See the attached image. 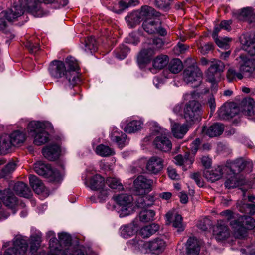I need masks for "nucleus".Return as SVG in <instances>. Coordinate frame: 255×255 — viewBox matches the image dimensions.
I'll list each match as a JSON object with an SVG mask.
<instances>
[{"label":"nucleus","mask_w":255,"mask_h":255,"mask_svg":"<svg viewBox=\"0 0 255 255\" xmlns=\"http://www.w3.org/2000/svg\"><path fill=\"white\" fill-rule=\"evenodd\" d=\"M154 54V51L151 47L141 50L137 57V61L140 66L149 63Z\"/></svg>","instance_id":"28"},{"label":"nucleus","mask_w":255,"mask_h":255,"mask_svg":"<svg viewBox=\"0 0 255 255\" xmlns=\"http://www.w3.org/2000/svg\"><path fill=\"white\" fill-rule=\"evenodd\" d=\"M223 131V125L219 123L214 124L209 128L204 126L202 128V133L210 137L219 136Z\"/></svg>","instance_id":"21"},{"label":"nucleus","mask_w":255,"mask_h":255,"mask_svg":"<svg viewBox=\"0 0 255 255\" xmlns=\"http://www.w3.org/2000/svg\"><path fill=\"white\" fill-rule=\"evenodd\" d=\"M13 190L19 196L28 198L31 196V191L28 186L22 182L16 183Z\"/></svg>","instance_id":"27"},{"label":"nucleus","mask_w":255,"mask_h":255,"mask_svg":"<svg viewBox=\"0 0 255 255\" xmlns=\"http://www.w3.org/2000/svg\"><path fill=\"white\" fill-rule=\"evenodd\" d=\"M48 70L50 75L54 78L58 79L64 77L63 82L66 88L71 89L80 81L78 75L75 73L66 71L65 63L61 61H52Z\"/></svg>","instance_id":"2"},{"label":"nucleus","mask_w":255,"mask_h":255,"mask_svg":"<svg viewBox=\"0 0 255 255\" xmlns=\"http://www.w3.org/2000/svg\"><path fill=\"white\" fill-rule=\"evenodd\" d=\"M142 19L145 17L147 19H151L153 17H158L160 15V13L157 12L153 8L145 5L141 7L140 11Z\"/></svg>","instance_id":"42"},{"label":"nucleus","mask_w":255,"mask_h":255,"mask_svg":"<svg viewBox=\"0 0 255 255\" xmlns=\"http://www.w3.org/2000/svg\"><path fill=\"white\" fill-rule=\"evenodd\" d=\"M171 0H155V6L159 9L167 11L170 8Z\"/></svg>","instance_id":"57"},{"label":"nucleus","mask_w":255,"mask_h":255,"mask_svg":"<svg viewBox=\"0 0 255 255\" xmlns=\"http://www.w3.org/2000/svg\"><path fill=\"white\" fill-rule=\"evenodd\" d=\"M167 224L171 223L172 220V226L177 229L178 232H182L184 230V227L182 223V217L179 214H176L173 217L172 213L168 212L166 215Z\"/></svg>","instance_id":"26"},{"label":"nucleus","mask_w":255,"mask_h":255,"mask_svg":"<svg viewBox=\"0 0 255 255\" xmlns=\"http://www.w3.org/2000/svg\"><path fill=\"white\" fill-rule=\"evenodd\" d=\"M169 59L168 56L161 55L157 56L153 61V66L157 69H162L169 63Z\"/></svg>","instance_id":"40"},{"label":"nucleus","mask_w":255,"mask_h":255,"mask_svg":"<svg viewBox=\"0 0 255 255\" xmlns=\"http://www.w3.org/2000/svg\"><path fill=\"white\" fill-rule=\"evenodd\" d=\"M98 192L97 193V199L96 198L95 196H92L90 197V200L93 202H97V200L100 202H103L106 200L108 196L110 194L111 191L107 188L103 187L101 190H97Z\"/></svg>","instance_id":"39"},{"label":"nucleus","mask_w":255,"mask_h":255,"mask_svg":"<svg viewBox=\"0 0 255 255\" xmlns=\"http://www.w3.org/2000/svg\"><path fill=\"white\" fill-rule=\"evenodd\" d=\"M238 210L242 213H251L252 209H255V207L252 204L243 203L238 206Z\"/></svg>","instance_id":"60"},{"label":"nucleus","mask_w":255,"mask_h":255,"mask_svg":"<svg viewBox=\"0 0 255 255\" xmlns=\"http://www.w3.org/2000/svg\"><path fill=\"white\" fill-rule=\"evenodd\" d=\"M142 27L144 30L148 33H155L157 31V28L159 27V21L147 19L143 22Z\"/></svg>","instance_id":"35"},{"label":"nucleus","mask_w":255,"mask_h":255,"mask_svg":"<svg viewBox=\"0 0 255 255\" xmlns=\"http://www.w3.org/2000/svg\"><path fill=\"white\" fill-rule=\"evenodd\" d=\"M230 224L234 230L235 236L239 239L246 237L247 230H252L255 227V220L252 217L246 215L231 220Z\"/></svg>","instance_id":"3"},{"label":"nucleus","mask_w":255,"mask_h":255,"mask_svg":"<svg viewBox=\"0 0 255 255\" xmlns=\"http://www.w3.org/2000/svg\"><path fill=\"white\" fill-rule=\"evenodd\" d=\"M142 123L138 120H133L127 124L124 128L125 132L131 133L136 132L142 128Z\"/></svg>","instance_id":"44"},{"label":"nucleus","mask_w":255,"mask_h":255,"mask_svg":"<svg viewBox=\"0 0 255 255\" xmlns=\"http://www.w3.org/2000/svg\"><path fill=\"white\" fill-rule=\"evenodd\" d=\"M164 167V160L160 157L153 156L147 161L146 169L152 174L157 175L160 173Z\"/></svg>","instance_id":"13"},{"label":"nucleus","mask_w":255,"mask_h":255,"mask_svg":"<svg viewBox=\"0 0 255 255\" xmlns=\"http://www.w3.org/2000/svg\"><path fill=\"white\" fill-rule=\"evenodd\" d=\"M25 46L29 50V52L32 54L35 53L40 49L38 44L33 43L31 41L27 42Z\"/></svg>","instance_id":"62"},{"label":"nucleus","mask_w":255,"mask_h":255,"mask_svg":"<svg viewBox=\"0 0 255 255\" xmlns=\"http://www.w3.org/2000/svg\"><path fill=\"white\" fill-rule=\"evenodd\" d=\"M108 186L113 189L121 190L123 189V186L120 180L115 177H109L106 179L105 181Z\"/></svg>","instance_id":"52"},{"label":"nucleus","mask_w":255,"mask_h":255,"mask_svg":"<svg viewBox=\"0 0 255 255\" xmlns=\"http://www.w3.org/2000/svg\"><path fill=\"white\" fill-rule=\"evenodd\" d=\"M66 71H70V72L75 73L77 75L76 72L79 70V66L76 59L72 57H67L66 59L65 64Z\"/></svg>","instance_id":"49"},{"label":"nucleus","mask_w":255,"mask_h":255,"mask_svg":"<svg viewBox=\"0 0 255 255\" xmlns=\"http://www.w3.org/2000/svg\"><path fill=\"white\" fill-rule=\"evenodd\" d=\"M33 168L37 174L47 178L51 182H58L62 179V174L52 169L49 164L39 161L34 164Z\"/></svg>","instance_id":"6"},{"label":"nucleus","mask_w":255,"mask_h":255,"mask_svg":"<svg viewBox=\"0 0 255 255\" xmlns=\"http://www.w3.org/2000/svg\"><path fill=\"white\" fill-rule=\"evenodd\" d=\"M252 16L253 10L251 7L244 8L241 11H238L234 14V16L239 20H248L250 23H254V24H255V20L253 21L250 19Z\"/></svg>","instance_id":"32"},{"label":"nucleus","mask_w":255,"mask_h":255,"mask_svg":"<svg viewBox=\"0 0 255 255\" xmlns=\"http://www.w3.org/2000/svg\"><path fill=\"white\" fill-rule=\"evenodd\" d=\"M59 246L56 238L55 236L52 237L49 240L50 251L47 255H84L80 249L70 246L62 251Z\"/></svg>","instance_id":"8"},{"label":"nucleus","mask_w":255,"mask_h":255,"mask_svg":"<svg viewBox=\"0 0 255 255\" xmlns=\"http://www.w3.org/2000/svg\"><path fill=\"white\" fill-rule=\"evenodd\" d=\"M45 124L39 121L30 122L27 126L29 134L33 137V143L37 146L43 145L49 140V134L44 129Z\"/></svg>","instance_id":"4"},{"label":"nucleus","mask_w":255,"mask_h":255,"mask_svg":"<svg viewBox=\"0 0 255 255\" xmlns=\"http://www.w3.org/2000/svg\"><path fill=\"white\" fill-rule=\"evenodd\" d=\"M218 115L221 119H229L236 116L238 113V109L229 104L223 105L218 110Z\"/></svg>","instance_id":"18"},{"label":"nucleus","mask_w":255,"mask_h":255,"mask_svg":"<svg viewBox=\"0 0 255 255\" xmlns=\"http://www.w3.org/2000/svg\"><path fill=\"white\" fill-rule=\"evenodd\" d=\"M225 68V65L220 60H215L211 62V64L206 72V76L209 82L212 83L213 87H216V75L222 72Z\"/></svg>","instance_id":"9"},{"label":"nucleus","mask_w":255,"mask_h":255,"mask_svg":"<svg viewBox=\"0 0 255 255\" xmlns=\"http://www.w3.org/2000/svg\"><path fill=\"white\" fill-rule=\"evenodd\" d=\"M60 153V147L57 144H50L43 148V156L48 160L54 161L59 158Z\"/></svg>","instance_id":"17"},{"label":"nucleus","mask_w":255,"mask_h":255,"mask_svg":"<svg viewBox=\"0 0 255 255\" xmlns=\"http://www.w3.org/2000/svg\"><path fill=\"white\" fill-rule=\"evenodd\" d=\"M0 199L4 205L10 208H13L17 202L16 197L9 189L4 190L3 192L1 191Z\"/></svg>","instance_id":"23"},{"label":"nucleus","mask_w":255,"mask_h":255,"mask_svg":"<svg viewBox=\"0 0 255 255\" xmlns=\"http://www.w3.org/2000/svg\"><path fill=\"white\" fill-rule=\"evenodd\" d=\"M189 130L187 124H180L175 123L172 126V132L174 137L176 138L182 139Z\"/></svg>","instance_id":"29"},{"label":"nucleus","mask_w":255,"mask_h":255,"mask_svg":"<svg viewBox=\"0 0 255 255\" xmlns=\"http://www.w3.org/2000/svg\"><path fill=\"white\" fill-rule=\"evenodd\" d=\"M96 153L102 157H107L114 154V150L109 146L100 144L97 146L95 149Z\"/></svg>","instance_id":"50"},{"label":"nucleus","mask_w":255,"mask_h":255,"mask_svg":"<svg viewBox=\"0 0 255 255\" xmlns=\"http://www.w3.org/2000/svg\"><path fill=\"white\" fill-rule=\"evenodd\" d=\"M249 161H247L242 158L237 159L231 165L230 170L232 172L237 174L241 172L248 165H250Z\"/></svg>","instance_id":"37"},{"label":"nucleus","mask_w":255,"mask_h":255,"mask_svg":"<svg viewBox=\"0 0 255 255\" xmlns=\"http://www.w3.org/2000/svg\"><path fill=\"white\" fill-rule=\"evenodd\" d=\"M10 140L13 143V146H19L21 145L25 140V134L19 130L13 131L10 135Z\"/></svg>","instance_id":"36"},{"label":"nucleus","mask_w":255,"mask_h":255,"mask_svg":"<svg viewBox=\"0 0 255 255\" xmlns=\"http://www.w3.org/2000/svg\"><path fill=\"white\" fill-rule=\"evenodd\" d=\"M224 167L218 166L211 170H206L204 171V176L210 182H214L221 178L223 174Z\"/></svg>","instance_id":"20"},{"label":"nucleus","mask_w":255,"mask_h":255,"mask_svg":"<svg viewBox=\"0 0 255 255\" xmlns=\"http://www.w3.org/2000/svg\"><path fill=\"white\" fill-rule=\"evenodd\" d=\"M42 242L41 236L38 235L31 236L30 242V253L34 255L37 252Z\"/></svg>","instance_id":"46"},{"label":"nucleus","mask_w":255,"mask_h":255,"mask_svg":"<svg viewBox=\"0 0 255 255\" xmlns=\"http://www.w3.org/2000/svg\"><path fill=\"white\" fill-rule=\"evenodd\" d=\"M241 61L239 62L240 71L244 76L250 77L252 76L255 70V61L245 56L240 55Z\"/></svg>","instance_id":"12"},{"label":"nucleus","mask_w":255,"mask_h":255,"mask_svg":"<svg viewBox=\"0 0 255 255\" xmlns=\"http://www.w3.org/2000/svg\"><path fill=\"white\" fill-rule=\"evenodd\" d=\"M58 238L61 243L68 246L71 244V237L70 235L66 233H61L58 234Z\"/></svg>","instance_id":"59"},{"label":"nucleus","mask_w":255,"mask_h":255,"mask_svg":"<svg viewBox=\"0 0 255 255\" xmlns=\"http://www.w3.org/2000/svg\"><path fill=\"white\" fill-rule=\"evenodd\" d=\"M125 19L128 25L130 27H134L143 19L140 11H134L127 15Z\"/></svg>","instance_id":"33"},{"label":"nucleus","mask_w":255,"mask_h":255,"mask_svg":"<svg viewBox=\"0 0 255 255\" xmlns=\"http://www.w3.org/2000/svg\"><path fill=\"white\" fill-rule=\"evenodd\" d=\"M55 0H21L20 5L12 7L7 11H2L0 13V28L6 27V21H13L24 13V9L32 14L34 16L41 17L45 13L40 7V3H50Z\"/></svg>","instance_id":"1"},{"label":"nucleus","mask_w":255,"mask_h":255,"mask_svg":"<svg viewBox=\"0 0 255 255\" xmlns=\"http://www.w3.org/2000/svg\"><path fill=\"white\" fill-rule=\"evenodd\" d=\"M183 68L182 61L179 59H174L168 63L169 70L172 73L176 74L180 72Z\"/></svg>","instance_id":"48"},{"label":"nucleus","mask_w":255,"mask_h":255,"mask_svg":"<svg viewBox=\"0 0 255 255\" xmlns=\"http://www.w3.org/2000/svg\"><path fill=\"white\" fill-rule=\"evenodd\" d=\"M240 39L243 49L250 55H255V38H252L249 35L244 34L240 37Z\"/></svg>","instance_id":"16"},{"label":"nucleus","mask_w":255,"mask_h":255,"mask_svg":"<svg viewBox=\"0 0 255 255\" xmlns=\"http://www.w3.org/2000/svg\"><path fill=\"white\" fill-rule=\"evenodd\" d=\"M129 51V49L126 45H122L115 50V55L118 59L122 60L127 56Z\"/></svg>","instance_id":"55"},{"label":"nucleus","mask_w":255,"mask_h":255,"mask_svg":"<svg viewBox=\"0 0 255 255\" xmlns=\"http://www.w3.org/2000/svg\"><path fill=\"white\" fill-rule=\"evenodd\" d=\"M138 197L136 200V205L141 208H145L153 205L155 201V197L152 195H142Z\"/></svg>","instance_id":"30"},{"label":"nucleus","mask_w":255,"mask_h":255,"mask_svg":"<svg viewBox=\"0 0 255 255\" xmlns=\"http://www.w3.org/2000/svg\"><path fill=\"white\" fill-rule=\"evenodd\" d=\"M189 46L178 43V44L174 47L175 53L177 55H180L184 53L186 51L189 49Z\"/></svg>","instance_id":"61"},{"label":"nucleus","mask_w":255,"mask_h":255,"mask_svg":"<svg viewBox=\"0 0 255 255\" xmlns=\"http://www.w3.org/2000/svg\"><path fill=\"white\" fill-rule=\"evenodd\" d=\"M227 78L229 82H232L237 78L241 80L244 77V75L242 72H237L234 68H230L227 72Z\"/></svg>","instance_id":"54"},{"label":"nucleus","mask_w":255,"mask_h":255,"mask_svg":"<svg viewBox=\"0 0 255 255\" xmlns=\"http://www.w3.org/2000/svg\"><path fill=\"white\" fill-rule=\"evenodd\" d=\"M202 76L200 69L195 64L187 67L183 72L184 81L194 87H198L200 84Z\"/></svg>","instance_id":"7"},{"label":"nucleus","mask_w":255,"mask_h":255,"mask_svg":"<svg viewBox=\"0 0 255 255\" xmlns=\"http://www.w3.org/2000/svg\"><path fill=\"white\" fill-rule=\"evenodd\" d=\"M159 226L156 224L146 226L141 229L140 234L144 238H148L159 230Z\"/></svg>","instance_id":"41"},{"label":"nucleus","mask_w":255,"mask_h":255,"mask_svg":"<svg viewBox=\"0 0 255 255\" xmlns=\"http://www.w3.org/2000/svg\"><path fill=\"white\" fill-rule=\"evenodd\" d=\"M132 197L126 194H120L114 198V200L120 206H131Z\"/></svg>","instance_id":"45"},{"label":"nucleus","mask_w":255,"mask_h":255,"mask_svg":"<svg viewBox=\"0 0 255 255\" xmlns=\"http://www.w3.org/2000/svg\"><path fill=\"white\" fill-rule=\"evenodd\" d=\"M134 225L132 224L125 225L120 228L121 235L125 238H128L135 233Z\"/></svg>","instance_id":"47"},{"label":"nucleus","mask_w":255,"mask_h":255,"mask_svg":"<svg viewBox=\"0 0 255 255\" xmlns=\"http://www.w3.org/2000/svg\"><path fill=\"white\" fill-rule=\"evenodd\" d=\"M16 168V164L13 162H9L2 169L0 175L2 177H5L13 172Z\"/></svg>","instance_id":"56"},{"label":"nucleus","mask_w":255,"mask_h":255,"mask_svg":"<svg viewBox=\"0 0 255 255\" xmlns=\"http://www.w3.org/2000/svg\"><path fill=\"white\" fill-rule=\"evenodd\" d=\"M214 235L218 241H222L227 239L230 236L229 228L226 225L218 223L214 227Z\"/></svg>","instance_id":"24"},{"label":"nucleus","mask_w":255,"mask_h":255,"mask_svg":"<svg viewBox=\"0 0 255 255\" xmlns=\"http://www.w3.org/2000/svg\"><path fill=\"white\" fill-rule=\"evenodd\" d=\"M13 146L9 135L2 134L0 137V151L1 154H6L8 153Z\"/></svg>","instance_id":"31"},{"label":"nucleus","mask_w":255,"mask_h":255,"mask_svg":"<svg viewBox=\"0 0 255 255\" xmlns=\"http://www.w3.org/2000/svg\"><path fill=\"white\" fill-rule=\"evenodd\" d=\"M216 44L220 48L227 49L229 46V42L231 41V39L228 37H221L213 38Z\"/></svg>","instance_id":"58"},{"label":"nucleus","mask_w":255,"mask_h":255,"mask_svg":"<svg viewBox=\"0 0 255 255\" xmlns=\"http://www.w3.org/2000/svg\"><path fill=\"white\" fill-rule=\"evenodd\" d=\"M202 114V106L197 101H190L185 104L184 108V117L189 124L191 125L199 121Z\"/></svg>","instance_id":"5"},{"label":"nucleus","mask_w":255,"mask_h":255,"mask_svg":"<svg viewBox=\"0 0 255 255\" xmlns=\"http://www.w3.org/2000/svg\"><path fill=\"white\" fill-rule=\"evenodd\" d=\"M153 143L156 149L164 152L170 151L172 148L171 141L165 132L157 135Z\"/></svg>","instance_id":"14"},{"label":"nucleus","mask_w":255,"mask_h":255,"mask_svg":"<svg viewBox=\"0 0 255 255\" xmlns=\"http://www.w3.org/2000/svg\"><path fill=\"white\" fill-rule=\"evenodd\" d=\"M85 184L92 190H99L105 186L104 178L99 174H96L91 177L89 181H85Z\"/></svg>","instance_id":"19"},{"label":"nucleus","mask_w":255,"mask_h":255,"mask_svg":"<svg viewBox=\"0 0 255 255\" xmlns=\"http://www.w3.org/2000/svg\"><path fill=\"white\" fill-rule=\"evenodd\" d=\"M241 105L244 107V110L247 115L252 117V115H254L253 107L255 105V101L253 98L246 97L243 99L241 102Z\"/></svg>","instance_id":"38"},{"label":"nucleus","mask_w":255,"mask_h":255,"mask_svg":"<svg viewBox=\"0 0 255 255\" xmlns=\"http://www.w3.org/2000/svg\"><path fill=\"white\" fill-rule=\"evenodd\" d=\"M138 0H122L120 3L122 6L127 8L129 6H135L138 4Z\"/></svg>","instance_id":"64"},{"label":"nucleus","mask_w":255,"mask_h":255,"mask_svg":"<svg viewBox=\"0 0 255 255\" xmlns=\"http://www.w3.org/2000/svg\"><path fill=\"white\" fill-rule=\"evenodd\" d=\"M29 180L31 187L36 194H42L45 197L49 195V191L45 188L43 183L37 176L30 175L29 177Z\"/></svg>","instance_id":"15"},{"label":"nucleus","mask_w":255,"mask_h":255,"mask_svg":"<svg viewBox=\"0 0 255 255\" xmlns=\"http://www.w3.org/2000/svg\"><path fill=\"white\" fill-rule=\"evenodd\" d=\"M166 243L162 239L157 238L148 243V248L154 254L162 253L166 247Z\"/></svg>","instance_id":"25"},{"label":"nucleus","mask_w":255,"mask_h":255,"mask_svg":"<svg viewBox=\"0 0 255 255\" xmlns=\"http://www.w3.org/2000/svg\"><path fill=\"white\" fill-rule=\"evenodd\" d=\"M237 174L232 172V175L228 178L225 182V186L229 189L236 188L243 184V181L237 177Z\"/></svg>","instance_id":"43"},{"label":"nucleus","mask_w":255,"mask_h":255,"mask_svg":"<svg viewBox=\"0 0 255 255\" xmlns=\"http://www.w3.org/2000/svg\"><path fill=\"white\" fill-rule=\"evenodd\" d=\"M153 183L152 180L144 176L140 175L134 181V185L137 194L143 195L151 190Z\"/></svg>","instance_id":"11"},{"label":"nucleus","mask_w":255,"mask_h":255,"mask_svg":"<svg viewBox=\"0 0 255 255\" xmlns=\"http://www.w3.org/2000/svg\"><path fill=\"white\" fill-rule=\"evenodd\" d=\"M187 255H198L200 251V245L198 240L194 237H190L186 242Z\"/></svg>","instance_id":"22"},{"label":"nucleus","mask_w":255,"mask_h":255,"mask_svg":"<svg viewBox=\"0 0 255 255\" xmlns=\"http://www.w3.org/2000/svg\"><path fill=\"white\" fill-rule=\"evenodd\" d=\"M97 49L95 39L92 37H87L85 40L84 51L87 53H92Z\"/></svg>","instance_id":"51"},{"label":"nucleus","mask_w":255,"mask_h":255,"mask_svg":"<svg viewBox=\"0 0 255 255\" xmlns=\"http://www.w3.org/2000/svg\"><path fill=\"white\" fill-rule=\"evenodd\" d=\"M155 213L152 210H144L140 212L139 218L140 221L143 222H147L153 221L154 219Z\"/></svg>","instance_id":"53"},{"label":"nucleus","mask_w":255,"mask_h":255,"mask_svg":"<svg viewBox=\"0 0 255 255\" xmlns=\"http://www.w3.org/2000/svg\"><path fill=\"white\" fill-rule=\"evenodd\" d=\"M167 172L169 177L173 180H178L180 179V176L177 173L175 169L171 166H169L167 168Z\"/></svg>","instance_id":"63"},{"label":"nucleus","mask_w":255,"mask_h":255,"mask_svg":"<svg viewBox=\"0 0 255 255\" xmlns=\"http://www.w3.org/2000/svg\"><path fill=\"white\" fill-rule=\"evenodd\" d=\"M126 138L125 134L118 131L116 129H114L110 134L111 140L116 143L120 148L124 146Z\"/></svg>","instance_id":"34"},{"label":"nucleus","mask_w":255,"mask_h":255,"mask_svg":"<svg viewBox=\"0 0 255 255\" xmlns=\"http://www.w3.org/2000/svg\"><path fill=\"white\" fill-rule=\"evenodd\" d=\"M28 248L27 241L21 238L18 237L14 239L13 247L7 249L4 255H23Z\"/></svg>","instance_id":"10"}]
</instances>
